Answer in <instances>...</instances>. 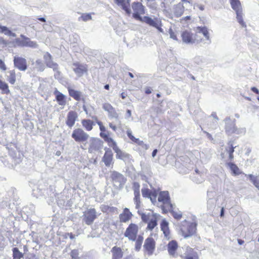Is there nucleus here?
<instances>
[{"label":"nucleus","mask_w":259,"mask_h":259,"mask_svg":"<svg viewBox=\"0 0 259 259\" xmlns=\"http://www.w3.org/2000/svg\"><path fill=\"white\" fill-rule=\"evenodd\" d=\"M200 33L203 34L206 39L208 40L209 39V32L207 28L206 27H197L195 34L188 30L183 31L181 34L182 40L186 44H194L200 42L202 40V38L198 35V34Z\"/></svg>","instance_id":"f257e3e1"},{"label":"nucleus","mask_w":259,"mask_h":259,"mask_svg":"<svg viewBox=\"0 0 259 259\" xmlns=\"http://www.w3.org/2000/svg\"><path fill=\"white\" fill-rule=\"evenodd\" d=\"M197 223L184 220L180 226V232L185 238H189L196 233Z\"/></svg>","instance_id":"f03ea898"},{"label":"nucleus","mask_w":259,"mask_h":259,"mask_svg":"<svg viewBox=\"0 0 259 259\" xmlns=\"http://www.w3.org/2000/svg\"><path fill=\"white\" fill-rule=\"evenodd\" d=\"M142 195L144 197H147L150 199L152 203L159 207H162V192L158 194L157 200V193L155 191H150L148 188H142Z\"/></svg>","instance_id":"7ed1b4c3"},{"label":"nucleus","mask_w":259,"mask_h":259,"mask_svg":"<svg viewBox=\"0 0 259 259\" xmlns=\"http://www.w3.org/2000/svg\"><path fill=\"white\" fill-rule=\"evenodd\" d=\"M232 8L235 11L238 22L242 27H246V24L243 20L242 5L239 0H230Z\"/></svg>","instance_id":"20e7f679"},{"label":"nucleus","mask_w":259,"mask_h":259,"mask_svg":"<svg viewBox=\"0 0 259 259\" xmlns=\"http://www.w3.org/2000/svg\"><path fill=\"white\" fill-rule=\"evenodd\" d=\"M182 259H199L198 252L189 246L183 248V252L180 254Z\"/></svg>","instance_id":"39448f33"},{"label":"nucleus","mask_w":259,"mask_h":259,"mask_svg":"<svg viewBox=\"0 0 259 259\" xmlns=\"http://www.w3.org/2000/svg\"><path fill=\"white\" fill-rule=\"evenodd\" d=\"M71 137L77 142H83L89 139V135L82 128H77L73 131Z\"/></svg>","instance_id":"423d86ee"},{"label":"nucleus","mask_w":259,"mask_h":259,"mask_svg":"<svg viewBox=\"0 0 259 259\" xmlns=\"http://www.w3.org/2000/svg\"><path fill=\"white\" fill-rule=\"evenodd\" d=\"M139 228L135 224L131 223L126 228L124 233V237L127 238L130 240L135 241L137 236Z\"/></svg>","instance_id":"0eeeda50"},{"label":"nucleus","mask_w":259,"mask_h":259,"mask_svg":"<svg viewBox=\"0 0 259 259\" xmlns=\"http://www.w3.org/2000/svg\"><path fill=\"white\" fill-rule=\"evenodd\" d=\"M72 68L75 74L79 77L82 76L88 72V66L86 64L78 62H74Z\"/></svg>","instance_id":"6e6552de"},{"label":"nucleus","mask_w":259,"mask_h":259,"mask_svg":"<svg viewBox=\"0 0 259 259\" xmlns=\"http://www.w3.org/2000/svg\"><path fill=\"white\" fill-rule=\"evenodd\" d=\"M103 147V142L98 138H91L89 140V152L94 153L100 150Z\"/></svg>","instance_id":"1a4fd4ad"},{"label":"nucleus","mask_w":259,"mask_h":259,"mask_svg":"<svg viewBox=\"0 0 259 259\" xmlns=\"http://www.w3.org/2000/svg\"><path fill=\"white\" fill-rule=\"evenodd\" d=\"M83 220L88 225L92 224L97 218L96 211L95 208H90L84 212Z\"/></svg>","instance_id":"9d476101"},{"label":"nucleus","mask_w":259,"mask_h":259,"mask_svg":"<svg viewBox=\"0 0 259 259\" xmlns=\"http://www.w3.org/2000/svg\"><path fill=\"white\" fill-rule=\"evenodd\" d=\"M139 21L146 23V24L156 28L159 31H162V29L160 27L161 21L157 18L152 19L148 16H144L142 17Z\"/></svg>","instance_id":"9b49d317"},{"label":"nucleus","mask_w":259,"mask_h":259,"mask_svg":"<svg viewBox=\"0 0 259 259\" xmlns=\"http://www.w3.org/2000/svg\"><path fill=\"white\" fill-rule=\"evenodd\" d=\"M132 8L134 11L133 17L139 21L142 18L140 15L145 13L144 6L140 3L135 2L132 5Z\"/></svg>","instance_id":"f8f14e48"},{"label":"nucleus","mask_w":259,"mask_h":259,"mask_svg":"<svg viewBox=\"0 0 259 259\" xmlns=\"http://www.w3.org/2000/svg\"><path fill=\"white\" fill-rule=\"evenodd\" d=\"M174 208L170 200L168 192L163 191V212H170Z\"/></svg>","instance_id":"ddd939ff"},{"label":"nucleus","mask_w":259,"mask_h":259,"mask_svg":"<svg viewBox=\"0 0 259 259\" xmlns=\"http://www.w3.org/2000/svg\"><path fill=\"white\" fill-rule=\"evenodd\" d=\"M111 177L114 183V185L118 187H122V186L125 182V179L124 176L115 171H112L111 173Z\"/></svg>","instance_id":"4468645a"},{"label":"nucleus","mask_w":259,"mask_h":259,"mask_svg":"<svg viewBox=\"0 0 259 259\" xmlns=\"http://www.w3.org/2000/svg\"><path fill=\"white\" fill-rule=\"evenodd\" d=\"M14 65L15 67L20 71H25L27 69V61L24 58L15 56L14 58Z\"/></svg>","instance_id":"2eb2a0df"},{"label":"nucleus","mask_w":259,"mask_h":259,"mask_svg":"<svg viewBox=\"0 0 259 259\" xmlns=\"http://www.w3.org/2000/svg\"><path fill=\"white\" fill-rule=\"evenodd\" d=\"M44 59L47 67L52 68L54 71H58V65L52 60L51 55L46 52L44 55Z\"/></svg>","instance_id":"dca6fc26"},{"label":"nucleus","mask_w":259,"mask_h":259,"mask_svg":"<svg viewBox=\"0 0 259 259\" xmlns=\"http://www.w3.org/2000/svg\"><path fill=\"white\" fill-rule=\"evenodd\" d=\"M103 109L107 111L108 113V116L111 118L117 119L118 118V114L116 112L114 108L108 103H105L103 104Z\"/></svg>","instance_id":"f3484780"},{"label":"nucleus","mask_w":259,"mask_h":259,"mask_svg":"<svg viewBox=\"0 0 259 259\" xmlns=\"http://www.w3.org/2000/svg\"><path fill=\"white\" fill-rule=\"evenodd\" d=\"M144 248L149 254H151L155 248V241L152 238H148L146 239Z\"/></svg>","instance_id":"a211bd4d"},{"label":"nucleus","mask_w":259,"mask_h":259,"mask_svg":"<svg viewBox=\"0 0 259 259\" xmlns=\"http://www.w3.org/2000/svg\"><path fill=\"white\" fill-rule=\"evenodd\" d=\"M77 114L73 111H69L67 116L66 123L69 127H72L77 118Z\"/></svg>","instance_id":"6ab92c4d"},{"label":"nucleus","mask_w":259,"mask_h":259,"mask_svg":"<svg viewBox=\"0 0 259 259\" xmlns=\"http://www.w3.org/2000/svg\"><path fill=\"white\" fill-rule=\"evenodd\" d=\"M15 148L16 149H13L12 148L11 149L9 148V152L10 155L14 159L15 163L17 164L21 161L22 156L16 147H15Z\"/></svg>","instance_id":"aec40b11"},{"label":"nucleus","mask_w":259,"mask_h":259,"mask_svg":"<svg viewBox=\"0 0 259 259\" xmlns=\"http://www.w3.org/2000/svg\"><path fill=\"white\" fill-rule=\"evenodd\" d=\"M225 129L226 133L228 135L236 133L237 130L234 122L230 120L226 121Z\"/></svg>","instance_id":"412c9836"},{"label":"nucleus","mask_w":259,"mask_h":259,"mask_svg":"<svg viewBox=\"0 0 259 259\" xmlns=\"http://www.w3.org/2000/svg\"><path fill=\"white\" fill-rule=\"evenodd\" d=\"M110 147L112 148L113 150L114 151V152L116 153V157L117 158H119L120 159H124L125 158H128V155L125 152H124L122 151L117 146L116 143H114Z\"/></svg>","instance_id":"4be33fe9"},{"label":"nucleus","mask_w":259,"mask_h":259,"mask_svg":"<svg viewBox=\"0 0 259 259\" xmlns=\"http://www.w3.org/2000/svg\"><path fill=\"white\" fill-rule=\"evenodd\" d=\"M167 248L168 253L172 256H175L178 248V242L176 240L169 241L167 245Z\"/></svg>","instance_id":"5701e85b"},{"label":"nucleus","mask_w":259,"mask_h":259,"mask_svg":"<svg viewBox=\"0 0 259 259\" xmlns=\"http://www.w3.org/2000/svg\"><path fill=\"white\" fill-rule=\"evenodd\" d=\"M54 95L56 96V99L58 103L62 106L61 109H63L64 106L66 104L65 96L62 93L58 91L57 89L54 92Z\"/></svg>","instance_id":"b1692460"},{"label":"nucleus","mask_w":259,"mask_h":259,"mask_svg":"<svg viewBox=\"0 0 259 259\" xmlns=\"http://www.w3.org/2000/svg\"><path fill=\"white\" fill-rule=\"evenodd\" d=\"M115 3L118 6L121 7L126 13H130V0H115Z\"/></svg>","instance_id":"393cba45"},{"label":"nucleus","mask_w":259,"mask_h":259,"mask_svg":"<svg viewBox=\"0 0 259 259\" xmlns=\"http://www.w3.org/2000/svg\"><path fill=\"white\" fill-rule=\"evenodd\" d=\"M113 159V154L110 150L108 149L106 151L103 157V161L106 166H109L112 163Z\"/></svg>","instance_id":"a878e982"},{"label":"nucleus","mask_w":259,"mask_h":259,"mask_svg":"<svg viewBox=\"0 0 259 259\" xmlns=\"http://www.w3.org/2000/svg\"><path fill=\"white\" fill-rule=\"evenodd\" d=\"M132 215V213L127 208H124L123 212L119 215L120 221L121 222L125 223L129 221Z\"/></svg>","instance_id":"bb28decb"},{"label":"nucleus","mask_w":259,"mask_h":259,"mask_svg":"<svg viewBox=\"0 0 259 259\" xmlns=\"http://www.w3.org/2000/svg\"><path fill=\"white\" fill-rule=\"evenodd\" d=\"M163 234L164 238L167 240L171 238V234L168 227V223L165 220H163Z\"/></svg>","instance_id":"cd10ccee"},{"label":"nucleus","mask_w":259,"mask_h":259,"mask_svg":"<svg viewBox=\"0 0 259 259\" xmlns=\"http://www.w3.org/2000/svg\"><path fill=\"white\" fill-rule=\"evenodd\" d=\"M113 259H120L123 256V252L121 248L114 246L111 249Z\"/></svg>","instance_id":"c85d7f7f"},{"label":"nucleus","mask_w":259,"mask_h":259,"mask_svg":"<svg viewBox=\"0 0 259 259\" xmlns=\"http://www.w3.org/2000/svg\"><path fill=\"white\" fill-rule=\"evenodd\" d=\"M16 73L14 70H9L7 72L6 78L8 81L11 84H15L16 82Z\"/></svg>","instance_id":"c756f323"},{"label":"nucleus","mask_w":259,"mask_h":259,"mask_svg":"<svg viewBox=\"0 0 259 259\" xmlns=\"http://www.w3.org/2000/svg\"><path fill=\"white\" fill-rule=\"evenodd\" d=\"M69 95L76 101L81 100V93L80 91H76L70 88H68Z\"/></svg>","instance_id":"7c9ffc66"},{"label":"nucleus","mask_w":259,"mask_h":259,"mask_svg":"<svg viewBox=\"0 0 259 259\" xmlns=\"http://www.w3.org/2000/svg\"><path fill=\"white\" fill-rule=\"evenodd\" d=\"M21 38H25V47H30L32 48H36L38 47V45L36 41H32L30 39L23 34L20 35Z\"/></svg>","instance_id":"2f4dec72"},{"label":"nucleus","mask_w":259,"mask_h":259,"mask_svg":"<svg viewBox=\"0 0 259 259\" xmlns=\"http://www.w3.org/2000/svg\"><path fill=\"white\" fill-rule=\"evenodd\" d=\"M0 33L10 37H16V33L13 32L7 27L0 24Z\"/></svg>","instance_id":"473e14b6"},{"label":"nucleus","mask_w":259,"mask_h":259,"mask_svg":"<svg viewBox=\"0 0 259 259\" xmlns=\"http://www.w3.org/2000/svg\"><path fill=\"white\" fill-rule=\"evenodd\" d=\"M83 127L87 131H90L93 129L94 122L90 119H83L81 121Z\"/></svg>","instance_id":"72a5a7b5"},{"label":"nucleus","mask_w":259,"mask_h":259,"mask_svg":"<svg viewBox=\"0 0 259 259\" xmlns=\"http://www.w3.org/2000/svg\"><path fill=\"white\" fill-rule=\"evenodd\" d=\"M228 165L229 166L234 175L237 176L241 174L239 168L235 164L229 162L228 163Z\"/></svg>","instance_id":"f704fd0d"},{"label":"nucleus","mask_w":259,"mask_h":259,"mask_svg":"<svg viewBox=\"0 0 259 259\" xmlns=\"http://www.w3.org/2000/svg\"><path fill=\"white\" fill-rule=\"evenodd\" d=\"M100 136L108 143V146H111L115 141L111 137H109L106 133L101 132Z\"/></svg>","instance_id":"c9c22d12"},{"label":"nucleus","mask_w":259,"mask_h":259,"mask_svg":"<svg viewBox=\"0 0 259 259\" xmlns=\"http://www.w3.org/2000/svg\"><path fill=\"white\" fill-rule=\"evenodd\" d=\"M0 90L2 94H9L10 92L8 84L2 80H0Z\"/></svg>","instance_id":"e433bc0d"},{"label":"nucleus","mask_w":259,"mask_h":259,"mask_svg":"<svg viewBox=\"0 0 259 259\" xmlns=\"http://www.w3.org/2000/svg\"><path fill=\"white\" fill-rule=\"evenodd\" d=\"M157 218L155 217H152V219L147 223L148 226H147V229L149 230H152L154 229V228L157 226Z\"/></svg>","instance_id":"4c0bfd02"},{"label":"nucleus","mask_w":259,"mask_h":259,"mask_svg":"<svg viewBox=\"0 0 259 259\" xmlns=\"http://www.w3.org/2000/svg\"><path fill=\"white\" fill-rule=\"evenodd\" d=\"M169 212H170V213L174 218V219L177 220H180L182 218V212L181 211H180L178 209L175 210V208H174Z\"/></svg>","instance_id":"58836bf2"},{"label":"nucleus","mask_w":259,"mask_h":259,"mask_svg":"<svg viewBox=\"0 0 259 259\" xmlns=\"http://www.w3.org/2000/svg\"><path fill=\"white\" fill-rule=\"evenodd\" d=\"M144 238L143 236L139 235L137 238L136 239L135 243V249L136 251H139L141 248L142 244Z\"/></svg>","instance_id":"ea45409f"},{"label":"nucleus","mask_w":259,"mask_h":259,"mask_svg":"<svg viewBox=\"0 0 259 259\" xmlns=\"http://www.w3.org/2000/svg\"><path fill=\"white\" fill-rule=\"evenodd\" d=\"M13 256L14 259H20L23 257V254L17 248L15 247L13 249Z\"/></svg>","instance_id":"a19ab883"},{"label":"nucleus","mask_w":259,"mask_h":259,"mask_svg":"<svg viewBox=\"0 0 259 259\" xmlns=\"http://www.w3.org/2000/svg\"><path fill=\"white\" fill-rule=\"evenodd\" d=\"M35 65L36 68L38 71H43L45 69V65L42 62V61L40 59H37V60H36Z\"/></svg>","instance_id":"79ce46f5"},{"label":"nucleus","mask_w":259,"mask_h":259,"mask_svg":"<svg viewBox=\"0 0 259 259\" xmlns=\"http://www.w3.org/2000/svg\"><path fill=\"white\" fill-rule=\"evenodd\" d=\"M135 197H134V201L136 204V208H138L140 207V192H138V191H135Z\"/></svg>","instance_id":"37998d69"},{"label":"nucleus","mask_w":259,"mask_h":259,"mask_svg":"<svg viewBox=\"0 0 259 259\" xmlns=\"http://www.w3.org/2000/svg\"><path fill=\"white\" fill-rule=\"evenodd\" d=\"M22 39H21L20 38H16L14 40V42L15 43L16 45L18 47H25V38H21Z\"/></svg>","instance_id":"c03bdc74"},{"label":"nucleus","mask_w":259,"mask_h":259,"mask_svg":"<svg viewBox=\"0 0 259 259\" xmlns=\"http://www.w3.org/2000/svg\"><path fill=\"white\" fill-rule=\"evenodd\" d=\"M130 140H131L134 143H136L140 145H143V147L145 148V149L148 148V146L147 145L144 144L143 142V141H140L139 139H137L135 137H134L133 135L131 136L130 138Z\"/></svg>","instance_id":"a18cd8bd"},{"label":"nucleus","mask_w":259,"mask_h":259,"mask_svg":"<svg viewBox=\"0 0 259 259\" xmlns=\"http://www.w3.org/2000/svg\"><path fill=\"white\" fill-rule=\"evenodd\" d=\"M130 140H131L134 143H136L140 145H143V147L145 148V149L148 148V146L147 145L144 144L143 142V141H140L139 139H137L135 137H134L133 135L131 136L130 138Z\"/></svg>","instance_id":"49530a36"},{"label":"nucleus","mask_w":259,"mask_h":259,"mask_svg":"<svg viewBox=\"0 0 259 259\" xmlns=\"http://www.w3.org/2000/svg\"><path fill=\"white\" fill-rule=\"evenodd\" d=\"M155 215L153 214L148 213V214L143 213L141 215L142 220L143 222L145 223H148L151 219H152V217H154Z\"/></svg>","instance_id":"de8ad7c7"},{"label":"nucleus","mask_w":259,"mask_h":259,"mask_svg":"<svg viewBox=\"0 0 259 259\" xmlns=\"http://www.w3.org/2000/svg\"><path fill=\"white\" fill-rule=\"evenodd\" d=\"M92 19V16L90 14L84 13L79 18V20H82L83 21H88Z\"/></svg>","instance_id":"09e8293b"},{"label":"nucleus","mask_w":259,"mask_h":259,"mask_svg":"<svg viewBox=\"0 0 259 259\" xmlns=\"http://www.w3.org/2000/svg\"><path fill=\"white\" fill-rule=\"evenodd\" d=\"M79 252L78 249H73L70 252V255L73 259H78L79 257Z\"/></svg>","instance_id":"8fccbe9b"},{"label":"nucleus","mask_w":259,"mask_h":259,"mask_svg":"<svg viewBox=\"0 0 259 259\" xmlns=\"http://www.w3.org/2000/svg\"><path fill=\"white\" fill-rule=\"evenodd\" d=\"M249 177L252 180L254 185L259 189V178H254L252 175H249Z\"/></svg>","instance_id":"3c124183"},{"label":"nucleus","mask_w":259,"mask_h":259,"mask_svg":"<svg viewBox=\"0 0 259 259\" xmlns=\"http://www.w3.org/2000/svg\"><path fill=\"white\" fill-rule=\"evenodd\" d=\"M183 8H184L183 7H182V8L181 7H180V8L177 7V8L175 10V15L176 17H180L183 14V13L184 12Z\"/></svg>","instance_id":"603ef678"},{"label":"nucleus","mask_w":259,"mask_h":259,"mask_svg":"<svg viewBox=\"0 0 259 259\" xmlns=\"http://www.w3.org/2000/svg\"><path fill=\"white\" fill-rule=\"evenodd\" d=\"M228 144L229 146V147L228 149H226V151L228 152V153H233L234 151V149L236 147V146H233L232 142L231 141L229 142Z\"/></svg>","instance_id":"864d4df0"},{"label":"nucleus","mask_w":259,"mask_h":259,"mask_svg":"<svg viewBox=\"0 0 259 259\" xmlns=\"http://www.w3.org/2000/svg\"><path fill=\"white\" fill-rule=\"evenodd\" d=\"M0 69L3 71H5L7 69V67L4 62L1 59H0Z\"/></svg>","instance_id":"5fc2aeb1"},{"label":"nucleus","mask_w":259,"mask_h":259,"mask_svg":"<svg viewBox=\"0 0 259 259\" xmlns=\"http://www.w3.org/2000/svg\"><path fill=\"white\" fill-rule=\"evenodd\" d=\"M44 29L47 31H51L52 30V27L48 24H44L43 25Z\"/></svg>","instance_id":"6e6d98bb"},{"label":"nucleus","mask_w":259,"mask_h":259,"mask_svg":"<svg viewBox=\"0 0 259 259\" xmlns=\"http://www.w3.org/2000/svg\"><path fill=\"white\" fill-rule=\"evenodd\" d=\"M169 32L171 38L175 40H177L176 34L171 29H169Z\"/></svg>","instance_id":"4d7b16f0"},{"label":"nucleus","mask_w":259,"mask_h":259,"mask_svg":"<svg viewBox=\"0 0 259 259\" xmlns=\"http://www.w3.org/2000/svg\"><path fill=\"white\" fill-rule=\"evenodd\" d=\"M134 193L135 191H138V192H140V185L137 183H134Z\"/></svg>","instance_id":"13d9d810"},{"label":"nucleus","mask_w":259,"mask_h":259,"mask_svg":"<svg viewBox=\"0 0 259 259\" xmlns=\"http://www.w3.org/2000/svg\"><path fill=\"white\" fill-rule=\"evenodd\" d=\"M251 90L254 92V93H255L256 94H259V91L258 90L255 88V87H252L251 88Z\"/></svg>","instance_id":"bf43d9fd"},{"label":"nucleus","mask_w":259,"mask_h":259,"mask_svg":"<svg viewBox=\"0 0 259 259\" xmlns=\"http://www.w3.org/2000/svg\"><path fill=\"white\" fill-rule=\"evenodd\" d=\"M109 127L112 128L114 131H116V126L114 125H113L112 123H110L109 124Z\"/></svg>","instance_id":"052dcab7"},{"label":"nucleus","mask_w":259,"mask_h":259,"mask_svg":"<svg viewBox=\"0 0 259 259\" xmlns=\"http://www.w3.org/2000/svg\"><path fill=\"white\" fill-rule=\"evenodd\" d=\"M0 44H3L5 46L7 45V41L3 38H0Z\"/></svg>","instance_id":"680f3d73"},{"label":"nucleus","mask_w":259,"mask_h":259,"mask_svg":"<svg viewBox=\"0 0 259 259\" xmlns=\"http://www.w3.org/2000/svg\"><path fill=\"white\" fill-rule=\"evenodd\" d=\"M191 19V17L190 16H186V17H183L182 19H181V21H187V20H189Z\"/></svg>","instance_id":"e2e57ef3"},{"label":"nucleus","mask_w":259,"mask_h":259,"mask_svg":"<svg viewBox=\"0 0 259 259\" xmlns=\"http://www.w3.org/2000/svg\"><path fill=\"white\" fill-rule=\"evenodd\" d=\"M151 93V89L149 88H147L146 89H145V93L146 94H149Z\"/></svg>","instance_id":"0e129e2a"},{"label":"nucleus","mask_w":259,"mask_h":259,"mask_svg":"<svg viewBox=\"0 0 259 259\" xmlns=\"http://www.w3.org/2000/svg\"><path fill=\"white\" fill-rule=\"evenodd\" d=\"M109 209V207L105 206L102 208V210L103 212L107 211Z\"/></svg>","instance_id":"69168bd1"},{"label":"nucleus","mask_w":259,"mask_h":259,"mask_svg":"<svg viewBox=\"0 0 259 259\" xmlns=\"http://www.w3.org/2000/svg\"><path fill=\"white\" fill-rule=\"evenodd\" d=\"M131 115H132V113H131V111L130 110H127V111H126V116H127V117H130L131 116Z\"/></svg>","instance_id":"338daca9"},{"label":"nucleus","mask_w":259,"mask_h":259,"mask_svg":"<svg viewBox=\"0 0 259 259\" xmlns=\"http://www.w3.org/2000/svg\"><path fill=\"white\" fill-rule=\"evenodd\" d=\"M157 152V149H155L153 150L152 153V157H155L156 155V153Z\"/></svg>","instance_id":"774afa93"}]
</instances>
